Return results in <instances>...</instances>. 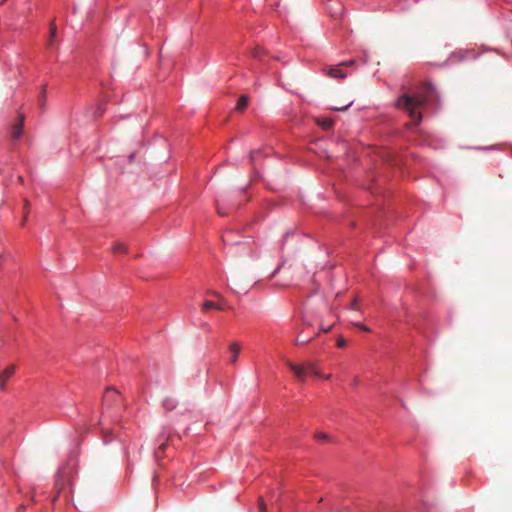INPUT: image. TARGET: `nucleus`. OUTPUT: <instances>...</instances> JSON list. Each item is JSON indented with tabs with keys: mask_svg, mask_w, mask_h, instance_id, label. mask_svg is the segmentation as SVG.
Segmentation results:
<instances>
[{
	"mask_svg": "<svg viewBox=\"0 0 512 512\" xmlns=\"http://www.w3.org/2000/svg\"><path fill=\"white\" fill-rule=\"evenodd\" d=\"M310 337H304L302 334L297 336V343L299 344H307L310 341Z\"/></svg>",
	"mask_w": 512,
	"mask_h": 512,
	"instance_id": "5701e85b",
	"label": "nucleus"
},
{
	"mask_svg": "<svg viewBox=\"0 0 512 512\" xmlns=\"http://www.w3.org/2000/svg\"><path fill=\"white\" fill-rule=\"evenodd\" d=\"M314 438L317 440V441H320V442H328L330 440V437L327 433H324V432H318L315 434Z\"/></svg>",
	"mask_w": 512,
	"mask_h": 512,
	"instance_id": "2eb2a0df",
	"label": "nucleus"
},
{
	"mask_svg": "<svg viewBox=\"0 0 512 512\" xmlns=\"http://www.w3.org/2000/svg\"><path fill=\"white\" fill-rule=\"evenodd\" d=\"M333 125H334V121L329 120L328 123L325 125V128H331V127H333Z\"/></svg>",
	"mask_w": 512,
	"mask_h": 512,
	"instance_id": "473e14b6",
	"label": "nucleus"
},
{
	"mask_svg": "<svg viewBox=\"0 0 512 512\" xmlns=\"http://www.w3.org/2000/svg\"><path fill=\"white\" fill-rule=\"evenodd\" d=\"M355 64V60L351 59L349 61L341 62L338 65L326 66L323 71L324 73L333 79H345L347 77V73L344 71V66H349Z\"/></svg>",
	"mask_w": 512,
	"mask_h": 512,
	"instance_id": "423d86ee",
	"label": "nucleus"
},
{
	"mask_svg": "<svg viewBox=\"0 0 512 512\" xmlns=\"http://www.w3.org/2000/svg\"><path fill=\"white\" fill-rule=\"evenodd\" d=\"M121 395L116 389L109 387L102 396L103 412L109 413L111 417H118L121 411Z\"/></svg>",
	"mask_w": 512,
	"mask_h": 512,
	"instance_id": "f03ea898",
	"label": "nucleus"
},
{
	"mask_svg": "<svg viewBox=\"0 0 512 512\" xmlns=\"http://www.w3.org/2000/svg\"><path fill=\"white\" fill-rule=\"evenodd\" d=\"M260 510H261V512H267V511H266V506H265V503H264V501H263V500H262V501H261V503H260Z\"/></svg>",
	"mask_w": 512,
	"mask_h": 512,
	"instance_id": "2f4dec72",
	"label": "nucleus"
},
{
	"mask_svg": "<svg viewBox=\"0 0 512 512\" xmlns=\"http://www.w3.org/2000/svg\"><path fill=\"white\" fill-rule=\"evenodd\" d=\"M25 116L21 113L18 114L17 122L11 127L10 136L13 141H18L23 136Z\"/></svg>",
	"mask_w": 512,
	"mask_h": 512,
	"instance_id": "0eeeda50",
	"label": "nucleus"
},
{
	"mask_svg": "<svg viewBox=\"0 0 512 512\" xmlns=\"http://www.w3.org/2000/svg\"><path fill=\"white\" fill-rule=\"evenodd\" d=\"M280 268H281V265H280V266H278V267L273 271L272 276H275V275L278 273V271L280 270Z\"/></svg>",
	"mask_w": 512,
	"mask_h": 512,
	"instance_id": "f704fd0d",
	"label": "nucleus"
},
{
	"mask_svg": "<svg viewBox=\"0 0 512 512\" xmlns=\"http://www.w3.org/2000/svg\"><path fill=\"white\" fill-rule=\"evenodd\" d=\"M379 512H409V510L407 508L403 509V510H399V509H396V508H388L386 506H383Z\"/></svg>",
	"mask_w": 512,
	"mask_h": 512,
	"instance_id": "412c9836",
	"label": "nucleus"
},
{
	"mask_svg": "<svg viewBox=\"0 0 512 512\" xmlns=\"http://www.w3.org/2000/svg\"><path fill=\"white\" fill-rule=\"evenodd\" d=\"M178 403L176 399L167 397L162 401V406L166 411H173L177 407Z\"/></svg>",
	"mask_w": 512,
	"mask_h": 512,
	"instance_id": "9b49d317",
	"label": "nucleus"
},
{
	"mask_svg": "<svg viewBox=\"0 0 512 512\" xmlns=\"http://www.w3.org/2000/svg\"><path fill=\"white\" fill-rule=\"evenodd\" d=\"M229 350H230V353H231L229 362L231 364H235L237 362V360H238L239 353H240V350H241V346H240V344L238 342H233L229 346Z\"/></svg>",
	"mask_w": 512,
	"mask_h": 512,
	"instance_id": "1a4fd4ad",
	"label": "nucleus"
},
{
	"mask_svg": "<svg viewBox=\"0 0 512 512\" xmlns=\"http://www.w3.org/2000/svg\"><path fill=\"white\" fill-rule=\"evenodd\" d=\"M45 101H46V90L43 88L42 91H41L40 97H39L40 105L44 106L45 105Z\"/></svg>",
	"mask_w": 512,
	"mask_h": 512,
	"instance_id": "a878e982",
	"label": "nucleus"
},
{
	"mask_svg": "<svg viewBox=\"0 0 512 512\" xmlns=\"http://www.w3.org/2000/svg\"><path fill=\"white\" fill-rule=\"evenodd\" d=\"M356 328H358L360 331H363V332H370V328L368 326H366L365 324L361 323V322H355L353 324Z\"/></svg>",
	"mask_w": 512,
	"mask_h": 512,
	"instance_id": "4be33fe9",
	"label": "nucleus"
},
{
	"mask_svg": "<svg viewBox=\"0 0 512 512\" xmlns=\"http://www.w3.org/2000/svg\"><path fill=\"white\" fill-rule=\"evenodd\" d=\"M165 447H166V445H165V444H161L159 448H160L161 450H164V449H165Z\"/></svg>",
	"mask_w": 512,
	"mask_h": 512,
	"instance_id": "4c0bfd02",
	"label": "nucleus"
},
{
	"mask_svg": "<svg viewBox=\"0 0 512 512\" xmlns=\"http://www.w3.org/2000/svg\"><path fill=\"white\" fill-rule=\"evenodd\" d=\"M473 149L478 150V151H492V150H497L498 145L475 146V147H473Z\"/></svg>",
	"mask_w": 512,
	"mask_h": 512,
	"instance_id": "dca6fc26",
	"label": "nucleus"
},
{
	"mask_svg": "<svg viewBox=\"0 0 512 512\" xmlns=\"http://www.w3.org/2000/svg\"><path fill=\"white\" fill-rule=\"evenodd\" d=\"M135 157H136V152H132V153H130V154L128 155V157H127L128 163H132V162H134Z\"/></svg>",
	"mask_w": 512,
	"mask_h": 512,
	"instance_id": "c85d7f7f",
	"label": "nucleus"
},
{
	"mask_svg": "<svg viewBox=\"0 0 512 512\" xmlns=\"http://www.w3.org/2000/svg\"><path fill=\"white\" fill-rule=\"evenodd\" d=\"M321 329H322L323 331H325V332L330 331V328L324 329V328L322 327Z\"/></svg>",
	"mask_w": 512,
	"mask_h": 512,
	"instance_id": "79ce46f5",
	"label": "nucleus"
},
{
	"mask_svg": "<svg viewBox=\"0 0 512 512\" xmlns=\"http://www.w3.org/2000/svg\"><path fill=\"white\" fill-rule=\"evenodd\" d=\"M250 98L247 95H241L236 103L235 110L238 112L244 111L249 105Z\"/></svg>",
	"mask_w": 512,
	"mask_h": 512,
	"instance_id": "9d476101",
	"label": "nucleus"
},
{
	"mask_svg": "<svg viewBox=\"0 0 512 512\" xmlns=\"http://www.w3.org/2000/svg\"><path fill=\"white\" fill-rule=\"evenodd\" d=\"M113 252L115 254H126L127 253V247L122 243H115L113 246Z\"/></svg>",
	"mask_w": 512,
	"mask_h": 512,
	"instance_id": "4468645a",
	"label": "nucleus"
},
{
	"mask_svg": "<svg viewBox=\"0 0 512 512\" xmlns=\"http://www.w3.org/2000/svg\"><path fill=\"white\" fill-rule=\"evenodd\" d=\"M252 55L255 59L262 60V57L264 55L263 49L257 47L253 50Z\"/></svg>",
	"mask_w": 512,
	"mask_h": 512,
	"instance_id": "aec40b11",
	"label": "nucleus"
},
{
	"mask_svg": "<svg viewBox=\"0 0 512 512\" xmlns=\"http://www.w3.org/2000/svg\"><path fill=\"white\" fill-rule=\"evenodd\" d=\"M272 152L271 148L252 150L249 155L250 163L252 165V181H257L263 178L261 172V161L267 158Z\"/></svg>",
	"mask_w": 512,
	"mask_h": 512,
	"instance_id": "7ed1b4c3",
	"label": "nucleus"
},
{
	"mask_svg": "<svg viewBox=\"0 0 512 512\" xmlns=\"http://www.w3.org/2000/svg\"><path fill=\"white\" fill-rule=\"evenodd\" d=\"M29 206H30L29 202L27 200H24V207H23V209H24L25 214L28 213Z\"/></svg>",
	"mask_w": 512,
	"mask_h": 512,
	"instance_id": "7c9ffc66",
	"label": "nucleus"
},
{
	"mask_svg": "<svg viewBox=\"0 0 512 512\" xmlns=\"http://www.w3.org/2000/svg\"><path fill=\"white\" fill-rule=\"evenodd\" d=\"M186 413H187V414H192V413H193V411H192V410L187 409V410H185V412H183V413H182V415H185Z\"/></svg>",
	"mask_w": 512,
	"mask_h": 512,
	"instance_id": "e433bc0d",
	"label": "nucleus"
},
{
	"mask_svg": "<svg viewBox=\"0 0 512 512\" xmlns=\"http://www.w3.org/2000/svg\"><path fill=\"white\" fill-rule=\"evenodd\" d=\"M57 35V27L55 25L50 26V36L51 38H55Z\"/></svg>",
	"mask_w": 512,
	"mask_h": 512,
	"instance_id": "cd10ccee",
	"label": "nucleus"
},
{
	"mask_svg": "<svg viewBox=\"0 0 512 512\" xmlns=\"http://www.w3.org/2000/svg\"><path fill=\"white\" fill-rule=\"evenodd\" d=\"M159 484V476L156 470L153 471L152 476V486L153 488H156V486Z\"/></svg>",
	"mask_w": 512,
	"mask_h": 512,
	"instance_id": "b1692460",
	"label": "nucleus"
},
{
	"mask_svg": "<svg viewBox=\"0 0 512 512\" xmlns=\"http://www.w3.org/2000/svg\"><path fill=\"white\" fill-rule=\"evenodd\" d=\"M7 0H0V5H3Z\"/></svg>",
	"mask_w": 512,
	"mask_h": 512,
	"instance_id": "a19ab883",
	"label": "nucleus"
},
{
	"mask_svg": "<svg viewBox=\"0 0 512 512\" xmlns=\"http://www.w3.org/2000/svg\"><path fill=\"white\" fill-rule=\"evenodd\" d=\"M218 214L222 217L229 215L230 210H225L219 200L216 202Z\"/></svg>",
	"mask_w": 512,
	"mask_h": 512,
	"instance_id": "f3484780",
	"label": "nucleus"
},
{
	"mask_svg": "<svg viewBox=\"0 0 512 512\" xmlns=\"http://www.w3.org/2000/svg\"><path fill=\"white\" fill-rule=\"evenodd\" d=\"M357 305H358V299L355 298L352 302V308H356Z\"/></svg>",
	"mask_w": 512,
	"mask_h": 512,
	"instance_id": "72a5a7b5",
	"label": "nucleus"
},
{
	"mask_svg": "<svg viewBox=\"0 0 512 512\" xmlns=\"http://www.w3.org/2000/svg\"><path fill=\"white\" fill-rule=\"evenodd\" d=\"M214 308H218V305L216 303H214L213 301L206 300L203 303V310H205V311H209Z\"/></svg>",
	"mask_w": 512,
	"mask_h": 512,
	"instance_id": "a211bd4d",
	"label": "nucleus"
},
{
	"mask_svg": "<svg viewBox=\"0 0 512 512\" xmlns=\"http://www.w3.org/2000/svg\"><path fill=\"white\" fill-rule=\"evenodd\" d=\"M476 54L473 50L470 49H458L453 51L448 59L440 64L441 67L447 66L448 64H456L461 63L470 59H475Z\"/></svg>",
	"mask_w": 512,
	"mask_h": 512,
	"instance_id": "20e7f679",
	"label": "nucleus"
},
{
	"mask_svg": "<svg viewBox=\"0 0 512 512\" xmlns=\"http://www.w3.org/2000/svg\"><path fill=\"white\" fill-rule=\"evenodd\" d=\"M124 452H125V457L127 460L126 471L128 472L131 468V463H130V459H129V455H128V448H125Z\"/></svg>",
	"mask_w": 512,
	"mask_h": 512,
	"instance_id": "bb28decb",
	"label": "nucleus"
},
{
	"mask_svg": "<svg viewBox=\"0 0 512 512\" xmlns=\"http://www.w3.org/2000/svg\"><path fill=\"white\" fill-rule=\"evenodd\" d=\"M424 87L432 94L431 98L427 97L423 99L418 95H412L405 92L400 94L394 103L395 108L407 113L411 121L405 124V128L415 134L421 133L419 126L423 121V115L420 108L425 104H428L432 109L437 111L442 106L441 97L435 84L431 80H427Z\"/></svg>",
	"mask_w": 512,
	"mask_h": 512,
	"instance_id": "f257e3e1",
	"label": "nucleus"
},
{
	"mask_svg": "<svg viewBox=\"0 0 512 512\" xmlns=\"http://www.w3.org/2000/svg\"><path fill=\"white\" fill-rule=\"evenodd\" d=\"M110 440H107L106 437H104V444L109 443Z\"/></svg>",
	"mask_w": 512,
	"mask_h": 512,
	"instance_id": "ea45409f",
	"label": "nucleus"
},
{
	"mask_svg": "<svg viewBox=\"0 0 512 512\" xmlns=\"http://www.w3.org/2000/svg\"><path fill=\"white\" fill-rule=\"evenodd\" d=\"M25 221H26V217L24 218V220L22 221V226L25 225Z\"/></svg>",
	"mask_w": 512,
	"mask_h": 512,
	"instance_id": "37998d69",
	"label": "nucleus"
},
{
	"mask_svg": "<svg viewBox=\"0 0 512 512\" xmlns=\"http://www.w3.org/2000/svg\"><path fill=\"white\" fill-rule=\"evenodd\" d=\"M67 467L66 465H62L58 468L56 475H55V484L54 489L56 490V496L53 499H55L64 491L67 485H70V479L66 471Z\"/></svg>",
	"mask_w": 512,
	"mask_h": 512,
	"instance_id": "39448f33",
	"label": "nucleus"
},
{
	"mask_svg": "<svg viewBox=\"0 0 512 512\" xmlns=\"http://www.w3.org/2000/svg\"><path fill=\"white\" fill-rule=\"evenodd\" d=\"M15 366L9 365L6 367L3 371H0V390L5 391L6 390V382L7 380L13 376L15 373Z\"/></svg>",
	"mask_w": 512,
	"mask_h": 512,
	"instance_id": "6e6552de",
	"label": "nucleus"
},
{
	"mask_svg": "<svg viewBox=\"0 0 512 512\" xmlns=\"http://www.w3.org/2000/svg\"><path fill=\"white\" fill-rule=\"evenodd\" d=\"M267 188L272 190V191H277L276 188L272 187L269 183L266 184Z\"/></svg>",
	"mask_w": 512,
	"mask_h": 512,
	"instance_id": "c9c22d12",
	"label": "nucleus"
},
{
	"mask_svg": "<svg viewBox=\"0 0 512 512\" xmlns=\"http://www.w3.org/2000/svg\"><path fill=\"white\" fill-rule=\"evenodd\" d=\"M247 190H248V185H246V186H243V187L239 188V189H238V193H239L240 195H245V194L247 193Z\"/></svg>",
	"mask_w": 512,
	"mask_h": 512,
	"instance_id": "c756f323",
	"label": "nucleus"
},
{
	"mask_svg": "<svg viewBox=\"0 0 512 512\" xmlns=\"http://www.w3.org/2000/svg\"><path fill=\"white\" fill-rule=\"evenodd\" d=\"M353 104V101H350L348 104L341 106V107H332L331 110L333 111H345L347 110L351 105Z\"/></svg>",
	"mask_w": 512,
	"mask_h": 512,
	"instance_id": "393cba45",
	"label": "nucleus"
},
{
	"mask_svg": "<svg viewBox=\"0 0 512 512\" xmlns=\"http://www.w3.org/2000/svg\"><path fill=\"white\" fill-rule=\"evenodd\" d=\"M347 344H348V342H347V340L344 337L339 336L337 338V341H336L337 348L343 349V348H345L347 346Z\"/></svg>",
	"mask_w": 512,
	"mask_h": 512,
	"instance_id": "6ab92c4d",
	"label": "nucleus"
},
{
	"mask_svg": "<svg viewBox=\"0 0 512 512\" xmlns=\"http://www.w3.org/2000/svg\"><path fill=\"white\" fill-rule=\"evenodd\" d=\"M288 236H289V232L285 233V234L283 235V238L285 239V238H286V237H288Z\"/></svg>",
	"mask_w": 512,
	"mask_h": 512,
	"instance_id": "58836bf2",
	"label": "nucleus"
},
{
	"mask_svg": "<svg viewBox=\"0 0 512 512\" xmlns=\"http://www.w3.org/2000/svg\"><path fill=\"white\" fill-rule=\"evenodd\" d=\"M291 370L299 380H303L306 376V369L302 366L293 364L291 365Z\"/></svg>",
	"mask_w": 512,
	"mask_h": 512,
	"instance_id": "f8f14e48",
	"label": "nucleus"
},
{
	"mask_svg": "<svg viewBox=\"0 0 512 512\" xmlns=\"http://www.w3.org/2000/svg\"><path fill=\"white\" fill-rule=\"evenodd\" d=\"M417 512H437V509L433 504L423 502L417 507Z\"/></svg>",
	"mask_w": 512,
	"mask_h": 512,
	"instance_id": "ddd939ff",
	"label": "nucleus"
}]
</instances>
